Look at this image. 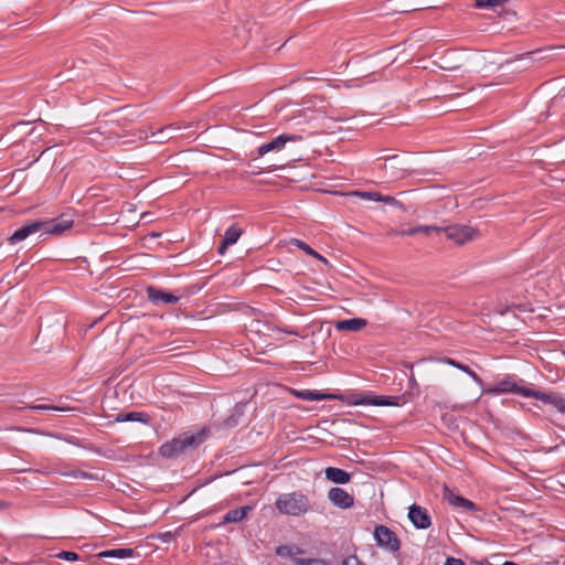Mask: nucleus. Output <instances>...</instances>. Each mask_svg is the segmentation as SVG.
<instances>
[{
  "label": "nucleus",
  "mask_w": 565,
  "mask_h": 565,
  "mask_svg": "<svg viewBox=\"0 0 565 565\" xmlns=\"http://www.w3.org/2000/svg\"><path fill=\"white\" fill-rule=\"evenodd\" d=\"M292 394L303 401L340 399L348 405L399 406L404 396L376 395L373 392H351L341 395L321 393L311 390H294Z\"/></svg>",
  "instance_id": "f257e3e1"
},
{
  "label": "nucleus",
  "mask_w": 565,
  "mask_h": 565,
  "mask_svg": "<svg viewBox=\"0 0 565 565\" xmlns=\"http://www.w3.org/2000/svg\"><path fill=\"white\" fill-rule=\"evenodd\" d=\"M73 223V220L66 214L53 220L33 221L14 231L9 241L11 244H17L38 232H41V235H58L72 227Z\"/></svg>",
  "instance_id": "f03ea898"
},
{
  "label": "nucleus",
  "mask_w": 565,
  "mask_h": 565,
  "mask_svg": "<svg viewBox=\"0 0 565 565\" xmlns=\"http://www.w3.org/2000/svg\"><path fill=\"white\" fill-rule=\"evenodd\" d=\"M204 440V433L189 434L184 433L170 441L164 443L159 448L160 456L169 459L178 458L189 447H195Z\"/></svg>",
  "instance_id": "7ed1b4c3"
},
{
  "label": "nucleus",
  "mask_w": 565,
  "mask_h": 565,
  "mask_svg": "<svg viewBox=\"0 0 565 565\" xmlns=\"http://www.w3.org/2000/svg\"><path fill=\"white\" fill-rule=\"evenodd\" d=\"M276 509L286 515L299 516L310 511L308 497L300 491L282 493L276 500Z\"/></svg>",
  "instance_id": "20e7f679"
},
{
  "label": "nucleus",
  "mask_w": 565,
  "mask_h": 565,
  "mask_svg": "<svg viewBox=\"0 0 565 565\" xmlns=\"http://www.w3.org/2000/svg\"><path fill=\"white\" fill-rule=\"evenodd\" d=\"M525 381L519 379L516 375H505L503 379H499L493 385L480 386L482 395H501V394H516L524 397L526 387L523 385Z\"/></svg>",
  "instance_id": "39448f33"
},
{
  "label": "nucleus",
  "mask_w": 565,
  "mask_h": 565,
  "mask_svg": "<svg viewBox=\"0 0 565 565\" xmlns=\"http://www.w3.org/2000/svg\"><path fill=\"white\" fill-rule=\"evenodd\" d=\"M199 288L194 285L188 286L184 288H180L175 290V294L166 291L163 289L157 288L154 286H148L146 288V294L148 299L154 303H175L183 297H189L198 292Z\"/></svg>",
  "instance_id": "423d86ee"
},
{
  "label": "nucleus",
  "mask_w": 565,
  "mask_h": 565,
  "mask_svg": "<svg viewBox=\"0 0 565 565\" xmlns=\"http://www.w3.org/2000/svg\"><path fill=\"white\" fill-rule=\"evenodd\" d=\"M374 540L380 547L391 553H396L401 548V541L398 536L386 525L380 524L375 526Z\"/></svg>",
  "instance_id": "0eeeda50"
},
{
  "label": "nucleus",
  "mask_w": 565,
  "mask_h": 565,
  "mask_svg": "<svg viewBox=\"0 0 565 565\" xmlns=\"http://www.w3.org/2000/svg\"><path fill=\"white\" fill-rule=\"evenodd\" d=\"M443 233L446 234L448 239L454 241L458 245H463L472 241L478 232L471 226L455 224L443 227Z\"/></svg>",
  "instance_id": "6e6552de"
},
{
  "label": "nucleus",
  "mask_w": 565,
  "mask_h": 565,
  "mask_svg": "<svg viewBox=\"0 0 565 565\" xmlns=\"http://www.w3.org/2000/svg\"><path fill=\"white\" fill-rule=\"evenodd\" d=\"M524 397H533L537 401L543 402L544 404H551L561 413L565 414V401L561 395L556 393H544L541 391L526 387V391L524 392Z\"/></svg>",
  "instance_id": "1a4fd4ad"
},
{
  "label": "nucleus",
  "mask_w": 565,
  "mask_h": 565,
  "mask_svg": "<svg viewBox=\"0 0 565 565\" xmlns=\"http://www.w3.org/2000/svg\"><path fill=\"white\" fill-rule=\"evenodd\" d=\"M408 520L418 530H426L431 525L428 510L415 503L408 509Z\"/></svg>",
  "instance_id": "9d476101"
},
{
  "label": "nucleus",
  "mask_w": 565,
  "mask_h": 565,
  "mask_svg": "<svg viewBox=\"0 0 565 565\" xmlns=\"http://www.w3.org/2000/svg\"><path fill=\"white\" fill-rule=\"evenodd\" d=\"M301 139L297 135L281 134L269 142H266L257 148L258 156L263 157L270 151L281 150L288 141H296Z\"/></svg>",
  "instance_id": "9b49d317"
},
{
  "label": "nucleus",
  "mask_w": 565,
  "mask_h": 565,
  "mask_svg": "<svg viewBox=\"0 0 565 565\" xmlns=\"http://www.w3.org/2000/svg\"><path fill=\"white\" fill-rule=\"evenodd\" d=\"M330 502L340 509H350L354 504V498L347 490L334 487L328 492Z\"/></svg>",
  "instance_id": "f8f14e48"
},
{
  "label": "nucleus",
  "mask_w": 565,
  "mask_h": 565,
  "mask_svg": "<svg viewBox=\"0 0 565 565\" xmlns=\"http://www.w3.org/2000/svg\"><path fill=\"white\" fill-rule=\"evenodd\" d=\"M444 498L451 505H454L456 508L463 509L465 511H471L472 512V511H477L478 510L477 505L472 501H470V500L459 495L458 493H456L452 490H450L448 487L444 488Z\"/></svg>",
  "instance_id": "ddd939ff"
},
{
  "label": "nucleus",
  "mask_w": 565,
  "mask_h": 565,
  "mask_svg": "<svg viewBox=\"0 0 565 565\" xmlns=\"http://www.w3.org/2000/svg\"><path fill=\"white\" fill-rule=\"evenodd\" d=\"M242 233H243V231L239 226H237L236 224L231 225L225 231L224 237H223L220 246L217 247L218 254L223 255L226 252L228 246L235 244L238 241Z\"/></svg>",
  "instance_id": "4468645a"
},
{
  "label": "nucleus",
  "mask_w": 565,
  "mask_h": 565,
  "mask_svg": "<svg viewBox=\"0 0 565 565\" xmlns=\"http://www.w3.org/2000/svg\"><path fill=\"white\" fill-rule=\"evenodd\" d=\"M151 416L145 412H120L118 413L114 422L115 423H126V422H138L145 425L150 423Z\"/></svg>",
  "instance_id": "2eb2a0df"
},
{
  "label": "nucleus",
  "mask_w": 565,
  "mask_h": 565,
  "mask_svg": "<svg viewBox=\"0 0 565 565\" xmlns=\"http://www.w3.org/2000/svg\"><path fill=\"white\" fill-rule=\"evenodd\" d=\"M443 233V227L437 225H417L408 230L403 231L401 234L404 236H415L417 234H424L428 237L438 236Z\"/></svg>",
  "instance_id": "dca6fc26"
},
{
  "label": "nucleus",
  "mask_w": 565,
  "mask_h": 565,
  "mask_svg": "<svg viewBox=\"0 0 565 565\" xmlns=\"http://www.w3.org/2000/svg\"><path fill=\"white\" fill-rule=\"evenodd\" d=\"M246 406L247 403H237L231 411V414L224 419V427L228 429L236 427L245 414Z\"/></svg>",
  "instance_id": "f3484780"
},
{
  "label": "nucleus",
  "mask_w": 565,
  "mask_h": 565,
  "mask_svg": "<svg viewBox=\"0 0 565 565\" xmlns=\"http://www.w3.org/2000/svg\"><path fill=\"white\" fill-rule=\"evenodd\" d=\"M367 321L363 318H352L345 320H339L335 322L334 327L338 331H360L364 327H366Z\"/></svg>",
  "instance_id": "a211bd4d"
},
{
  "label": "nucleus",
  "mask_w": 565,
  "mask_h": 565,
  "mask_svg": "<svg viewBox=\"0 0 565 565\" xmlns=\"http://www.w3.org/2000/svg\"><path fill=\"white\" fill-rule=\"evenodd\" d=\"M326 478L337 484H345L350 482L351 475L343 469L337 467H328L324 470Z\"/></svg>",
  "instance_id": "6ab92c4d"
},
{
  "label": "nucleus",
  "mask_w": 565,
  "mask_h": 565,
  "mask_svg": "<svg viewBox=\"0 0 565 565\" xmlns=\"http://www.w3.org/2000/svg\"><path fill=\"white\" fill-rule=\"evenodd\" d=\"M252 511V507L244 505L238 509L230 510L223 518V521L221 524H227V523H237L243 521L247 514Z\"/></svg>",
  "instance_id": "aec40b11"
},
{
  "label": "nucleus",
  "mask_w": 565,
  "mask_h": 565,
  "mask_svg": "<svg viewBox=\"0 0 565 565\" xmlns=\"http://www.w3.org/2000/svg\"><path fill=\"white\" fill-rule=\"evenodd\" d=\"M444 362L448 365L457 367L458 370H460V372H465L473 380L475 383H477L479 386H483V380L468 365L457 362L456 360L450 358H446Z\"/></svg>",
  "instance_id": "412c9836"
},
{
  "label": "nucleus",
  "mask_w": 565,
  "mask_h": 565,
  "mask_svg": "<svg viewBox=\"0 0 565 565\" xmlns=\"http://www.w3.org/2000/svg\"><path fill=\"white\" fill-rule=\"evenodd\" d=\"M135 556L132 548H111L98 553L99 558H127Z\"/></svg>",
  "instance_id": "4be33fe9"
},
{
  "label": "nucleus",
  "mask_w": 565,
  "mask_h": 565,
  "mask_svg": "<svg viewBox=\"0 0 565 565\" xmlns=\"http://www.w3.org/2000/svg\"><path fill=\"white\" fill-rule=\"evenodd\" d=\"M276 554L280 557H289L294 561L297 558L296 555L302 554L305 551L296 545H278L276 547Z\"/></svg>",
  "instance_id": "5701e85b"
},
{
  "label": "nucleus",
  "mask_w": 565,
  "mask_h": 565,
  "mask_svg": "<svg viewBox=\"0 0 565 565\" xmlns=\"http://www.w3.org/2000/svg\"><path fill=\"white\" fill-rule=\"evenodd\" d=\"M181 127L180 126H175L173 124L171 125H168L166 126L164 128L153 132L151 135V137L153 138L152 142H157V143H162L171 138H173L174 136H166L164 134L168 131V130H180Z\"/></svg>",
  "instance_id": "b1692460"
},
{
  "label": "nucleus",
  "mask_w": 565,
  "mask_h": 565,
  "mask_svg": "<svg viewBox=\"0 0 565 565\" xmlns=\"http://www.w3.org/2000/svg\"><path fill=\"white\" fill-rule=\"evenodd\" d=\"M290 244L297 246L298 248H300L301 250H303L305 253H307L308 255L310 256H313L324 263H327V259L321 256L318 252H316L315 249H312L309 245H307L305 242L300 241V239H297V238H292L290 241Z\"/></svg>",
  "instance_id": "393cba45"
},
{
  "label": "nucleus",
  "mask_w": 565,
  "mask_h": 565,
  "mask_svg": "<svg viewBox=\"0 0 565 565\" xmlns=\"http://www.w3.org/2000/svg\"><path fill=\"white\" fill-rule=\"evenodd\" d=\"M508 0H476L477 8H497L505 3Z\"/></svg>",
  "instance_id": "a878e982"
},
{
  "label": "nucleus",
  "mask_w": 565,
  "mask_h": 565,
  "mask_svg": "<svg viewBox=\"0 0 565 565\" xmlns=\"http://www.w3.org/2000/svg\"><path fill=\"white\" fill-rule=\"evenodd\" d=\"M294 563L297 565H328L327 562L321 558H294Z\"/></svg>",
  "instance_id": "bb28decb"
},
{
  "label": "nucleus",
  "mask_w": 565,
  "mask_h": 565,
  "mask_svg": "<svg viewBox=\"0 0 565 565\" xmlns=\"http://www.w3.org/2000/svg\"><path fill=\"white\" fill-rule=\"evenodd\" d=\"M28 408H31V409L36 411V412H44V411H58V412H62V411H65L62 407L54 406V405H46V404L30 405V406H28Z\"/></svg>",
  "instance_id": "cd10ccee"
},
{
  "label": "nucleus",
  "mask_w": 565,
  "mask_h": 565,
  "mask_svg": "<svg viewBox=\"0 0 565 565\" xmlns=\"http://www.w3.org/2000/svg\"><path fill=\"white\" fill-rule=\"evenodd\" d=\"M58 558L67 561V562H74L79 559V555L75 552L71 551H62L56 555Z\"/></svg>",
  "instance_id": "c85d7f7f"
},
{
  "label": "nucleus",
  "mask_w": 565,
  "mask_h": 565,
  "mask_svg": "<svg viewBox=\"0 0 565 565\" xmlns=\"http://www.w3.org/2000/svg\"><path fill=\"white\" fill-rule=\"evenodd\" d=\"M361 196L370 199L372 201H388L391 198H382V195L377 192H362L360 193Z\"/></svg>",
  "instance_id": "c756f323"
},
{
  "label": "nucleus",
  "mask_w": 565,
  "mask_h": 565,
  "mask_svg": "<svg viewBox=\"0 0 565 565\" xmlns=\"http://www.w3.org/2000/svg\"><path fill=\"white\" fill-rule=\"evenodd\" d=\"M342 565H365L364 563H362L358 556L355 555H350L348 557H345L343 559V563Z\"/></svg>",
  "instance_id": "7c9ffc66"
},
{
  "label": "nucleus",
  "mask_w": 565,
  "mask_h": 565,
  "mask_svg": "<svg viewBox=\"0 0 565 565\" xmlns=\"http://www.w3.org/2000/svg\"><path fill=\"white\" fill-rule=\"evenodd\" d=\"M444 565H465V562L456 557H447Z\"/></svg>",
  "instance_id": "2f4dec72"
},
{
  "label": "nucleus",
  "mask_w": 565,
  "mask_h": 565,
  "mask_svg": "<svg viewBox=\"0 0 565 565\" xmlns=\"http://www.w3.org/2000/svg\"><path fill=\"white\" fill-rule=\"evenodd\" d=\"M443 68L448 70V71H456V70H459L460 66L459 65H449V66H443Z\"/></svg>",
  "instance_id": "473e14b6"
},
{
  "label": "nucleus",
  "mask_w": 565,
  "mask_h": 565,
  "mask_svg": "<svg viewBox=\"0 0 565 565\" xmlns=\"http://www.w3.org/2000/svg\"><path fill=\"white\" fill-rule=\"evenodd\" d=\"M284 332L286 333H289V334H294V335H300V333L296 330H284Z\"/></svg>",
  "instance_id": "72a5a7b5"
},
{
  "label": "nucleus",
  "mask_w": 565,
  "mask_h": 565,
  "mask_svg": "<svg viewBox=\"0 0 565 565\" xmlns=\"http://www.w3.org/2000/svg\"><path fill=\"white\" fill-rule=\"evenodd\" d=\"M397 159V156H391V157H386L385 158V161H395Z\"/></svg>",
  "instance_id": "f704fd0d"
},
{
  "label": "nucleus",
  "mask_w": 565,
  "mask_h": 565,
  "mask_svg": "<svg viewBox=\"0 0 565 565\" xmlns=\"http://www.w3.org/2000/svg\"><path fill=\"white\" fill-rule=\"evenodd\" d=\"M502 565H519V564L511 562V561H505Z\"/></svg>",
  "instance_id": "c9c22d12"
},
{
  "label": "nucleus",
  "mask_w": 565,
  "mask_h": 565,
  "mask_svg": "<svg viewBox=\"0 0 565 565\" xmlns=\"http://www.w3.org/2000/svg\"><path fill=\"white\" fill-rule=\"evenodd\" d=\"M175 130H168L164 135L166 136H174L172 132H174Z\"/></svg>",
  "instance_id": "e433bc0d"
},
{
  "label": "nucleus",
  "mask_w": 565,
  "mask_h": 565,
  "mask_svg": "<svg viewBox=\"0 0 565 565\" xmlns=\"http://www.w3.org/2000/svg\"><path fill=\"white\" fill-rule=\"evenodd\" d=\"M175 130H168L164 135L166 136H174L172 132H174Z\"/></svg>",
  "instance_id": "4c0bfd02"
},
{
  "label": "nucleus",
  "mask_w": 565,
  "mask_h": 565,
  "mask_svg": "<svg viewBox=\"0 0 565 565\" xmlns=\"http://www.w3.org/2000/svg\"><path fill=\"white\" fill-rule=\"evenodd\" d=\"M409 383H411L412 385H415V384H416V381H415L414 376H411V379H409Z\"/></svg>",
  "instance_id": "58836bf2"
},
{
  "label": "nucleus",
  "mask_w": 565,
  "mask_h": 565,
  "mask_svg": "<svg viewBox=\"0 0 565 565\" xmlns=\"http://www.w3.org/2000/svg\"><path fill=\"white\" fill-rule=\"evenodd\" d=\"M82 476H83L84 478H87V477H88V475H87L86 472H83V473H82Z\"/></svg>",
  "instance_id": "ea45409f"
}]
</instances>
